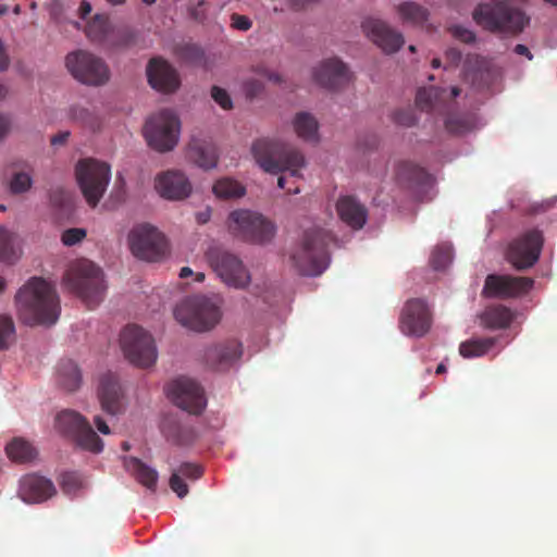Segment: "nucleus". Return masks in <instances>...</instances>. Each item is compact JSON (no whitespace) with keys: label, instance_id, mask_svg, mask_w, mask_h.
Wrapping results in <instances>:
<instances>
[{"label":"nucleus","instance_id":"f257e3e1","mask_svg":"<svg viewBox=\"0 0 557 557\" xmlns=\"http://www.w3.org/2000/svg\"><path fill=\"white\" fill-rule=\"evenodd\" d=\"M14 301L20 319L28 325H52L59 319V296L55 288L44 278H29L17 290Z\"/></svg>","mask_w":557,"mask_h":557},{"label":"nucleus","instance_id":"f03ea898","mask_svg":"<svg viewBox=\"0 0 557 557\" xmlns=\"http://www.w3.org/2000/svg\"><path fill=\"white\" fill-rule=\"evenodd\" d=\"M251 153L259 166L267 173H285L277 180L280 188L290 195L300 193V188L286 187L288 178H301L300 170L306 166L304 154L296 148L274 140L258 139L252 144Z\"/></svg>","mask_w":557,"mask_h":557},{"label":"nucleus","instance_id":"7ed1b4c3","mask_svg":"<svg viewBox=\"0 0 557 557\" xmlns=\"http://www.w3.org/2000/svg\"><path fill=\"white\" fill-rule=\"evenodd\" d=\"M334 242V236L325 228L307 230L300 245L290 253L293 267L304 276L322 274L329 267V247Z\"/></svg>","mask_w":557,"mask_h":557},{"label":"nucleus","instance_id":"20e7f679","mask_svg":"<svg viewBox=\"0 0 557 557\" xmlns=\"http://www.w3.org/2000/svg\"><path fill=\"white\" fill-rule=\"evenodd\" d=\"M511 0H487L472 12L473 21L483 29L495 34L517 35L529 24L523 11L510 4Z\"/></svg>","mask_w":557,"mask_h":557},{"label":"nucleus","instance_id":"39448f33","mask_svg":"<svg viewBox=\"0 0 557 557\" xmlns=\"http://www.w3.org/2000/svg\"><path fill=\"white\" fill-rule=\"evenodd\" d=\"M63 281L88 308H95L104 298L107 286L103 272L89 260L82 259L74 262L66 271Z\"/></svg>","mask_w":557,"mask_h":557},{"label":"nucleus","instance_id":"423d86ee","mask_svg":"<svg viewBox=\"0 0 557 557\" xmlns=\"http://www.w3.org/2000/svg\"><path fill=\"white\" fill-rule=\"evenodd\" d=\"M174 317L183 326L197 332L212 329L221 318L219 307L205 296L188 297L174 309Z\"/></svg>","mask_w":557,"mask_h":557},{"label":"nucleus","instance_id":"0eeeda50","mask_svg":"<svg viewBox=\"0 0 557 557\" xmlns=\"http://www.w3.org/2000/svg\"><path fill=\"white\" fill-rule=\"evenodd\" d=\"M65 67L73 78L87 86H102L111 77L107 62L101 57L84 49L67 53Z\"/></svg>","mask_w":557,"mask_h":557},{"label":"nucleus","instance_id":"6e6552de","mask_svg":"<svg viewBox=\"0 0 557 557\" xmlns=\"http://www.w3.org/2000/svg\"><path fill=\"white\" fill-rule=\"evenodd\" d=\"M210 268L227 286L243 289L250 283V273L243 260L221 246H211L206 251Z\"/></svg>","mask_w":557,"mask_h":557},{"label":"nucleus","instance_id":"1a4fd4ad","mask_svg":"<svg viewBox=\"0 0 557 557\" xmlns=\"http://www.w3.org/2000/svg\"><path fill=\"white\" fill-rule=\"evenodd\" d=\"M128 245L136 258L149 262L163 260L170 251L164 234L149 223L137 224L131 230Z\"/></svg>","mask_w":557,"mask_h":557},{"label":"nucleus","instance_id":"9d476101","mask_svg":"<svg viewBox=\"0 0 557 557\" xmlns=\"http://www.w3.org/2000/svg\"><path fill=\"white\" fill-rule=\"evenodd\" d=\"M54 428L84 450L98 454L103 449L102 440L92 430L88 420L74 410L61 411L55 417Z\"/></svg>","mask_w":557,"mask_h":557},{"label":"nucleus","instance_id":"9b49d317","mask_svg":"<svg viewBox=\"0 0 557 557\" xmlns=\"http://www.w3.org/2000/svg\"><path fill=\"white\" fill-rule=\"evenodd\" d=\"M228 230L235 237L256 244L270 242L275 234V226L271 221L250 210L231 212Z\"/></svg>","mask_w":557,"mask_h":557},{"label":"nucleus","instance_id":"f8f14e48","mask_svg":"<svg viewBox=\"0 0 557 557\" xmlns=\"http://www.w3.org/2000/svg\"><path fill=\"white\" fill-rule=\"evenodd\" d=\"M76 178L81 190L88 202L95 208L102 198L110 182V166L95 159L81 160L76 165Z\"/></svg>","mask_w":557,"mask_h":557},{"label":"nucleus","instance_id":"ddd939ff","mask_svg":"<svg viewBox=\"0 0 557 557\" xmlns=\"http://www.w3.org/2000/svg\"><path fill=\"white\" fill-rule=\"evenodd\" d=\"M125 358L136 367L148 368L157 361V347L152 336L138 325H127L120 335Z\"/></svg>","mask_w":557,"mask_h":557},{"label":"nucleus","instance_id":"4468645a","mask_svg":"<svg viewBox=\"0 0 557 557\" xmlns=\"http://www.w3.org/2000/svg\"><path fill=\"white\" fill-rule=\"evenodd\" d=\"M144 134L151 148L170 151L178 141L180 120L171 110H161L146 122Z\"/></svg>","mask_w":557,"mask_h":557},{"label":"nucleus","instance_id":"2eb2a0df","mask_svg":"<svg viewBox=\"0 0 557 557\" xmlns=\"http://www.w3.org/2000/svg\"><path fill=\"white\" fill-rule=\"evenodd\" d=\"M543 244V233L536 228L529 230L508 245L506 258L518 271L530 269L540 259Z\"/></svg>","mask_w":557,"mask_h":557},{"label":"nucleus","instance_id":"dca6fc26","mask_svg":"<svg viewBox=\"0 0 557 557\" xmlns=\"http://www.w3.org/2000/svg\"><path fill=\"white\" fill-rule=\"evenodd\" d=\"M166 393L177 407L191 414H200L207 404L203 388L188 377H180L170 383Z\"/></svg>","mask_w":557,"mask_h":557},{"label":"nucleus","instance_id":"f3484780","mask_svg":"<svg viewBox=\"0 0 557 557\" xmlns=\"http://www.w3.org/2000/svg\"><path fill=\"white\" fill-rule=\"evenodd\" d=\"M533 285L534 281L531 277L488 274L484 282L482 295L485 298H518L528 294Z\"/></svg>","mask_w":557,"mask_h":557},{"label":"nucleus","instance_id":"a211bd4d","mask_svg":"<svg viewBox=\"0 0 557 557\" xmlns=\"http://www.w3.org/2000/svg\"><path fill=\"white\" fill-rule=\"evenodd\" d=\"M432 315L428 304L420 298L409 299L401 311L399 324L406 335L421 337L431 327Z\"/></svg>","mask_w":557,"mask_h":557},{"label":"nucleus","instance_id":"6ab92c4d","mask_svg":"<svg viewBox=\"0 0 557 557\" xmlns=\"http://www.w3.org/2000/svg\"><path fill=\"white\" fill-rule=\"evenodd\" d=\"M361 27L367 37L386 53L398 51L405 42L399 32L393 29L386 22L380 18L367 17L362 22Z\"/></svg>","mask_w":557,"mask_h":557},{"label":"nucleus","instance_id":"aec40b11","mask_svg":"<svg viewBox=\"0 0 557 557\" xmlns=\"http://www.w3.org/2000/svg\"><path fill=\"white\" fill-rule=\"evenodd\" d=\"M146 74L149 85L163 94H172L181 85L177 71L161 57L150 59L146 67Z\"/></svg>","mask_w":557,"mask_h":557},{"label":"nucleus","instance_id":"412c9836","mask_svg":"<svg viewBox=\"0 0 557 557\" xmlns=\"http://www.w3.org/2000/svg\"><path fill=\"white\" fill-rule=\"evenodd\" d=\"M350 76L347 65L338 58L322 61L313 71L314 81L329 89H335L347 84Z\"/></svg>","mask_w":557,"mask_h":557},{"label":"nucleus","instance_id":"4be33fe9","mask_svg":"<svg viewBox=\"0 0 557 557\" xmlns=\"http://www.w3.org/2000/svg\"><path fill=\"white\" fill-rule=\"evenodd\" d=\"M458 87H453L450 92L440 87H422L417 91L416 104L422 111L441 112L449 107V101L460 95Z\"/></svg>","mask_w":557,"mask_h":557},{"label":"nucleus","instance_id":"5701e85b","mask_svg":"<svg viewBox=\"0 0 557 557\" xmlns=\"http://www.w3.org/2000/svg\"><path fill=\"white\" fill-rule=\"evenodd\" d=\"M156 189L165 199L181 200L189 196L191 185L182 172L168 171L156 178Z\"/></svg>","mask_w":557,"mask_h":557},{"label":"nucleus","instance_id":"b1692460","mask_svg":"<svg viewBox=\"0 0 557 557\" xmlns=\"http://www.w3.org/2000/svg\"><path fill=\"white\" fill-rule=\"evenodd\" d=\"M242 354L240 343L232 339L207 348L205 361L213 370L225 371L240 358Z\"/></svg>","mask_w":557,"mask_h":557},{"label":"nucleus","instance_id":"393cba45","mask_svg":"<svg viewBox=\"0 0 557 557\" xmlns=\"http://www.w3.org/2000/svg\"><path fill=\"white\" fill-rule=\"evenodd\" d=\"M55 493L53 483L37 474H27L20 482L18 494L26 503H40Z\"/></svg>","mask_w":557,"mask_h":557},{"label":"nucleus","instance_id":"a878e982","mask_svg":"<svg viewBox=\"0 0 557 557\" xmlns=\"http://www.w3.org/2000/svg\"><path fill=\"white\" fill-rule=\"evenodd\" d=\"M98 396L102 409L115 416L122 410V388L115 374L109 372L100 377Z\"/></svg>","mask_w":557,"mask_h":557},{"label":"nucleus","instance_id":"bb28decb","mask_svg":"<svg viewBox=\"0 0 557 557\" xmlns=\"http://www.w3.org/2000/svg\"><path fill=\"white\" fill-rule=\"evenodd\" d=\"M337 213L343 222L351 228L360 230L367 222V209L352 196H344L337 200Z\"/></svg>","mask_w":557,"mask_h":557},{"label":"nucleus","instance_id":"cd10ccee","mask_svg":"<svg viewBox=\"0 0 557 557\" xmlns=\"http://www.w3.org/2000/svg\"><path fill=\"white\" fill-rule=\"evenodd\" d=\"M188 156L199 168L205 170L213 169L218 163L216 147L209 141L194 139L189 144Z\"/></svg>","mask_w":557,"mask_h":557},{"label":"nucleus","instance_id":"c85d7f7f","mask_svg":"<svg viewBox=\"0 0 557 557\" xmlns=\"http://www.w3.org/2000/svg\"><path fill=\"white\" fill-rule=\"evenodd\" d=\"M481 324L490 330H503L510 326L513 313L504 305H493L480 314Z\"/></svg>","mask_w":557,"mask_h":557},{"label":"nucleus","instance_id":"c756f323","mask_svg":"<svg viewBox=\"0 0 557 557\" xmlns=\"http://www.w3.org/2000/svg\"><path fill=\"white\" fill-rule=\"evenodd\" d=\"M161 429L166 440L177 445H188L196 436L193 426L183 424L174 418L165 419Z\"/></svg>","mask_w":557,"mask_h":557},{"label":"nucleus","instance_id":"7c9ffc66","mask_svg":"<svg viewBox=\"0 0 557 557\" xmlns=\"http://www.w3.org/2000/svg\"><path fill=\"white\" fill-rule=\"evenodd\" d=\"M112 28L113 24L107 15L96 14L86 23L84 32L91 42L106 47Z\"/></svg>","mask_w":557,"mask_h":557},{"label":"nucleus","instance_id":"2f4dec72","mask_svg":"<svg viewBox=\"0 0 557 557\" xmlns=\"http://www.w3.org/2000/svg\"><path fill=\"white\" fill-rule=\"evenodd\" d=\"M396 180L409 187L423 185L429 181L426 171L410 161H399L396 165Z\"/></svg>","mask_w":557,"mask_h":557},{"label":"nucleus","instance_id":"473e14b6","mask_svg":"<svg viewBox=\"0 0 557 557\" xmlns=\"http://www.w3.org/2000/svg\"><path fill=\"white\" fill-rule=\"evenodd\" d=\"M463 67L467 78L473 84L486 83L491 78V62L479 54H468Z\"/></svg>","mask_w":557,"mask_h":557},{"label":"nucleus","instance_id":"72a5a7b5","mask_svg":"<svg viewBox=\"0 0 557 557\" xmlns=\"http://www.w3.org/2000/svg\"><path fill=\"white\" fill-rule=\"evenodd\" d=\"M125 467L140 484L154 491L158 482V472L154 469L134 457L125 459Z\"/></svg>","mask_w":557,"mask_h":557},{"label":"nucleus","instance_id":"f704fd0d","mask_svg":"<svg viewBox=\"0 0 557 557\" xmlns=\"http://www.w3.org/2000/svg\"><path fill=\"white\" fill-rule=\"evenodd\" d=\"M298 137L307 141H318L319 124L315 117L308 112H298L293 121Z\"/></svg>","mask_w":557,"mask_h":557},{"label":"nucleus","instance_id":"c9c22d12","mask_svg":"<svg viewBox=\"0 0 557 557\" xmlns=\"http://www.w3.org/2000/svg\"><path fill=\"white\" fill-rule=\"evenodd\" d=\"M59 383L67 391H76L82 381V374L75 362L62 360L58 367Z\"/></svg>","mask_w":557,"mask_h":557},{"label":"nucleus","instance_id":"e433bc0d","mask_svg":"<svg viewBox=\"0 0 557 557\" xmlns=\"http://www.w3.org/2000/svg\"><path fill=\"white\" fill-rule=\"evenodd\" d=\"M496 341V337L471 338L460 344L459 352L463 358L482 357L495 346Z\"/></svg>","mask_w":557,"mask_h":557},{"label":"nucleus","instance_id":"4c0bfd02","mask_svg":"<svg viewBox=\"0 0 557 557\" xmlns=\"http://www.w3.org/2000/svg\"><path fill=\"white\" fill-rule=\"evenodd\" d=\"M7 455L15 462H28L36 457V449L23 438H14L5 447Z\"/></svg>","mask_w":557,"mask_h":557},{"label":"nucleus","instance_id":"58836bf2","mask_svg":"<svg viewBox=\"0 0 557 557\" xmlns=\"http://www.w3.org/2000/svg\"><path fill=\"white\" fill-rule=\"evenodd\" d=\"M397 12L403 22L413 25L423 24L429 16L428 10L416 2H404L399 4Z\"/></svg>","mask_w":557,"mask_h":557},{"label":"nucleus","instance_id":"ea45409f","mask_svg":"<svg viewBox=\"0 0 557 557\" xmlns=\"http://www.w3.org/2000/svg\"><path fill=\"white\" fill-rule=\"evenodd\" d=\"M136 34L126 26H115L111 30L106 48H124L135 44Z\"/></svg>","mask_w":557,"mask_h":557},{"label":"nucleus","instance_id":"a19ab883","mask_svg":"<svg viewBox=\"0 0 557 557\" xmlns=\"http://www.w3.org/2000/svg\"><path fill=\"white\" fill-rule=\"evenodd\" d=\"M213 193L223 199L238 198L245 194V188L237 181L222 178L213 185Z\"/></svg>","mask_w":557,"mask_h":557},{"label":"nucleus","instance_id":"79ce46f5","mask_svg":"<svg viewBox=\"0 0 557 557\" xmlns=\"http://www.w3.org/2000/svg\"><path fill=\"white\" fill-rule=\"evenodd\" d=\"M451 261L453 246L450 244H441L432 251L430 263L434 270H445Z\"/></svg>","mask_w":557,"mask_h":557},{"label":"nucleus","instance_id":"37998d69","mask_svg":"<svg viewBox=\"0 0 557 557\" xmlns=\"http://www.w3.org/2000/svg\"><path fill=\"white\" fill-rule=\"evenodd\" d=\"M177 57L188 63L194 65H200L205 60L203 50L195 44H184L176 48Z\"/></svg>","mask_w":557,"mask_h":557},{"label":"nucleus","instance_id":"c03bdc74","mask_svg":"<svg viewBox=\"0 0 557 557\" xmlns=\"http://www.w3.org/2000/svg\"><path fill=\"white\" fill-rule=\"evenodd\" d=\"M473 127V120L469 115L451 114L445 120V128L454 135H461Z\"/></svg>","mask_w":557,"mask_h":557},{"label":"nucleus","instance_id":"a18cd8bd","mask_svg":"<svg viewBox=\"0 0 557 557\" xmlns=\"http://www.w3.org/2000/svg\"><path fill=\"white\" fill-rule=\"evenodd\" d=\"M15 341V324L11 315L0 314V351L7 350Z\"/></svg>","mask_w":557,"mask_h":557},{"label":"nucleus","instance_id":"49530a36","mask_svg":"<svg viewBox=\"0 0 557 557\" xmlns=\"http://www.w3.org/2000/svg\"><path fill=\"white\" fill-rule=\"evenodd\" d=\"M34 181L29 173L18 171L12 174L9 181V190L12 195H22L30 190Z\"/></svg>","mask_w":557,"mask_h":557},{"label":"nucleus","instance_id":"de8ad7c7","mask_svg":"<svg viewBox=\"0 0 557 557\" xmlns=\"http://www.w3.org/2000/svg\"><path fill=\"white\" fill-rule=\"evenodd\" d=\"M71 117L79 123H82L84 126L96 131L99 128V120L98 117L90 112L89 110L79 107V106H73L71 108Z\"/></svg>","mask_w":557,"mask_h":557},{"label":"nucleus","instance_id":"09e8293b","mask_svg":"<svg viewBox=\"0 0 557 557\" xmlns=\"http://www.w3.org/2000/svg\"><path fill=\"white\" fill-rule=\"evenodd\" d=\"M392 120L399 126L411 127L416 125L418 119L412 109H398L394 111Z\"/></svg>","mask_w":557,"mask_h":557},{"label":"nucleus","instance_id":"8fccbe9b","mask_svg":"<svg viewBox=\"0 0 557 557\" xmlns=\"http://www.w3.org/2000/svg\"><path fill=\"white\" fill-rule=\"evenodd\" d=\"M174 473H180L182 478L191 481L198 480L202 475V468L197 463L183 462L177 469L173 470Z\"/></svg>","mask_w":557,"mask_h":557},{"label":"nucleus","instance_id":"3c124183","mask_svg":"<svg viewBox=\"0 0 557 557\" xmlns=\"http://www.w3.org/2000/svg\"><path fill=\"white\" fill-rule=\"evenodd\" d=\"M86 237V231L83 228H69L62 233L61 240L65 246H74Z\"/></svg>","mask_w":557,"mask_h":557},{"label":"nucleus","instance_id":"603ef678","mask_svg":"<svg viewBox=\"0 0 557 557\" xmlns=\"http://www.w3.org/2000/svg\"><path fill=\"white\" fill-rule=\"evenodd\" d=\"M171 490L180 497H185L189 490L188 485L184 481V478L181 476L180 473L172 472L170 481H169Z\"/></svg>","mask_w":557,"mask_h":557},{"label":"nucleus","instance_id":"864d4df0","mask_svg":"<svg viewBox=\"0 0 557 557\" xmlns=\"http://www.w3.org/2000/svg\"><path fill=\"white\" fill-rule=\"evenodd\" d=\"M449 32L453 37L466 44H472L476 38L475 34L471 29L460 25H454L449 27Z\"/></svg>","mask_w":557,"mask_h":557},{"label":"nucleus","instance_id":"5fc2aeb1","mask_svg":"<svg viewBox=\"0 0 557 557\" xmlns=\"http://www.w3.org/2000/svg\"><path fill=\"white\" fill-rule=\"evenodd\" d=\"M211 96H212L213 100L218 104L221 106V108H223L225 110L232 108V100H231L230 95L226 92V90H224L218 86H213L212 90H211Z\"/></svg>","mask_w":557,"mask_h":557},{"label":"nucleus","instance_id":"6e6d98bb","mask_svg":"<svg viewBox=\"0 0 557 557\" xmlns=\"http://www.w3.org/2000/svg\"><path fill=\"white\" fill-rule=\"evenodd\" d=\"M231 26L235 29L247 32L251 28L252 22L246 15H240L238 13H233L231 15Z\"/></svg>","mask_w":557,"mask_h":557},{"label":"nucleus","instance_id":"4d7b16f0","mask_svg":"<svg viewBox=\"0 0 557 557\" xmlns=\"http://www.w3.org/2000/svg\"><path fill=\"white\" fill-rule=\"evenodd\" d=\"M50 202L52 206L62 208L66 206L70 200L67 193L63 188H55L50 191Z\"/></svg>","mask_w":557,"mask_h":557},{"label":"nucleus","instance_id":"13d9d810","mask_svg":"<svg viewBox=\"0 0 557 557\" xmlns=\"http://www.w3.org/2000/svg\"><path fill=\"white\" fill-rule=\"evenodd\" d=\"M263 89V85L260 81L256 78L247 79L244 83V90L248 98L252 99L258 96Z\"/></svg>","mask_w":557,"mask_h":557},{"label":"nucleus","instance_id":"bf43d9fd","mask_svg":"<svg viewBox=\"0 0 557 557\" xmlns=\"http://www.w3.org/2000/svg\"><path fill=\"white\" fill-rule=\"evenodd\" d=\"M12 248V234L0 226V253H7Z\"/></svg>","mask_w":557,"mask_h":557},{"label":"nucleus","instance_id":"052dcab7","mask_svg":"<svg viewBox=\"0 0 557 557\" xmlns=\"http://www.w3.org/2000/svg\"><path fill=\"white\" fill-rule=\"evenodd\" d=\"M11 127L9 116L0 114V140L7 136Z\"/></svg>","mask_w":557,"mask_h":557},{"label":"nucleus","instance_id":"680f3d73","mask_svg":"<svg viewBox=\"0 0 557 557\" xmlns=\"http://www.w3.org/2000/svg\"><path fill=\"white\" fill-rule=\"evenodd\" d=\"M258 73L275 84H280L282 82V77L278 73H274L265 69H258Z\"/></svg>","mask_w":557,"mask_h":557},{"label":"nucleus","instance_id":"e2e57ef3","mask_svg":"<svg viewBox=\"0 0 557 557\" xmlns=\"http://www.w3.org/2000/svg\"><path fill=\"white\" fill-rule=\"evenodd\" d=\"M94 422L98 429V431L104 435H108L110 434V428L109 425L107 424V422L100 417V416H96L95 419H94Z\"/></svg>","mask_w":557,"mask_h":557},{"label":"nucleus","instance_id":"0e129e2a","mask_svg":"<svg viewBox=\"0 0 557 557\" xmlns=\"http://www.w3.org/2000/svg\"><path fill=\"white\" fill-rule=\"evenodd\" d=\"M69 136L70 132H61L52 136L50 143L52 146L63 145L67 140Z\"/></svg>","mask_w":557,"mask_h":557},{"label":"nucleus","instance_id":"69168bd1","mask_svg":"<svg viewBox=\"0 0 557 557\" xmlns=\"http://www.w3.org/2000/svg\"><path fill=\"white\" fill-rule=\"evenodd\" d=\"M446 55L454 63H458L461 60V52L455 48L447 50Z\"/></svg>","mask_w":557,"mask_h":557},{"label":"nucleus","instance_id":"338daca9","mask_svg":"<svg viewBox=\"0 0 557 557\" xmlns=\"http://www.w3.org/2000/svg\"><path fill=\"white\" fill-rule=\"evenodd\" d=\"M515 52L517 54H520V55H525L529 60H532V58H533V55L530 52L529 48L527 46H524V45H521V44H519V45H517L515 47Z\"/></svg>","mask_w":557,"mask_h":557},{"label":"nucleus","instance_id":"774afa93","mask_svg":"<svg viewBox=\"0 0 557 557\" xmlns=\"http://www.w3.org/2000/svg\"><path fill=\"white\" fill-rule=\"evenodd\" d=\"M79 15L85 18L91 12V4L87 1H83L79 5Z\"/></svg>","mask_w":557,"mask_h":557}]
</instances>
